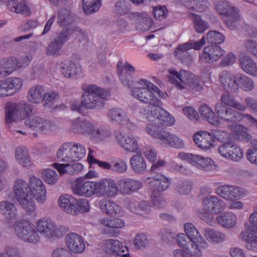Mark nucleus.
<instances>
[{"label":"nucleus","instance_id":"obj_31","mask_svg":"<svg viewBox=\"0 0 257 257\" xmlns=\"http://www.w3.org/2000/svg\"><path fill=\"white\" fill-rule=\"evenodd\" d=\"M144 180L146 184L156 185L155 188H156L158 192L166 191L168 189L170 184L169 179L162 174H158L153 178L148 177Z\"/></svg>","mask_w":257,"mask_h":257},{"label":"nucleus","instance_id":"obj_62","mask_svg":"<svg viewBox=\"0 0 257 257\" xmlns=\"http://www.w3.org/2000/svg\"><path fill=\"white\" fill-rule=\"evenodd\" d=\"M233 143L227 142L220 145L218 148V153L223 158L230 160V153L233 147Z\"/></svg>","mask_w":257,"mask_h":257},{"label":"nucleus","instance_id":"obj_1","mask_svg":"<svg viewBox=\"0 0 257 257\" xmlns=\"http://www.w3.org/2000/svg\"><path fill=\"white\" fill-rule=\"evenodd\" d=\"M14 192L19 204L29 212L34 211L36 208L33 198L40 204H44L47 199L45 185L41 179L34 175L30 176L28 183L20 179L16 180Z\"/></svg>","mask_w":257,"mask_h":257},{"label":"nucleus","instance_id":"obj_27","mask_svg":"<svg viewBox=\"0 0 257 257\" xmlns=\"http://www.w3.org/2000/svg\"><path fill=\"white\" fill-rule=\"evenodd\" d=\"M118 75L120 81L122 84L128 88H131L133 86L134 81L132 77L131 74L127 72H123V68L130 72H134L135 71V68L130 63L126 62L124 65L122 64L121 61H119L117 64Z\"/></svg>","mask_w":257,"mask_h":257},{"label":"nucleus","instance_id":"obj_38","mask_svg":"<svg viewBox=\"0 0 257 257\" xmlns=\"http://www.w3.org/2000/svg\"><path fill=\"white\" fill-rule=\"evenodd\" d=\"M99 206L102 212L107 214H120L121 208L110 200L103 198L99 202Z\"/></svg>","mask_w":257,"mask_h":257},{"label":"nucleus","instance_id":"obj_33","mask_svg":"<svg viewBox=\"0 0 257 257\" xmlns=\"http://www.w3.org/2000/svg\"><path fill=\"white\" fill-rule=\"evenodd\" d=\"M6 6L11 11L25 16H28L31 13L30 7L25 1L10 0L7 2Z\"/></svg>","mask_w":257,"mask_h":257},{"label":"nucleus","instance_id":"obj_35","mask_svg":"<svg viewBox=\"0 0 257 257\" xmlns=\"http://www.w3.org/2000/svg\"><path fill=\"white\" fill-rule=\"evenodd\" d=\"M81 67L72 62H67L62 64L60 71L66 78H74L81 73Z\"/></svg>","mask_w":257,"mask_h":257},{"label":"nucleus","instance_id":"obj_55","mask_svg":"<svg viewBox=\"0 0 257 257\" xmlns=\"http://www.w3.org/2000/svg\"><path fill=\"white\" fill-rule=\"evenodd\" d=\"M248 192L244 188L235 186H231L227 200L232 201L234 199H240L247 196Z\"/></svg>","mask_w":257,"mask_h":257},{"label":"nucleus","instance_id":"obj_2","mask_svg":"<svg viewBox=\"0 0 257 257\" xmlns=\"http://www.w3.org/2000/svg\"><path fill=\"white\" fill-rule=\"evenodd\" d=\"M185 234L189 239L186 248H177L173 250L174 257H201L203 251L207 247L208 243L199 233L193 224H184Z\"/></svg>","mask_w":257,"mask_h":257},{"label":"nucleus","instance_id":"obj_8","mask_svg":"<svg viewBox=\"0 0 257 257\" xmlns=\"http://www.w3.org/2000/svg\"><path fill=\"white\" fill-rule=\"evenodd\" d=\"M13 228L16 235L26 242L36 244L40 240L37 228L30 222L17 220L14 223Z\"/></svg>","mask_w":257,"mask_h":257},{"label":"nucleus","instance_id":"obj_16","mask_svg":"<svg viewBox=\"0 0 257 257\" xmlns=\"http://www.w3.org/2000/svg\"><path fill=\"white\" fill-rule=\"evenodd\" d=\"M69 32L63 31L58 33L48 44L46 49V54L50 56H59L64 44L68 40Z\"/></svg>","mask_w":257,"mask_h":257},{"label":"nucleus","instance_id":"obj_57","mask_svg":"<svg viewBox=\"0 0 257 257\" xmlns=\"http://www.w3.org/2000/svg\"><path fill=\"white\" fill-rule=\"evenodd\" d=\"M206 39L209 43L219 44L224 41L225 37L219 32L210 31L206 34Z\"/></svg>","mask_w":257,"mask_h":257},{"label":"nucleus","instance_id":"obj_40","mask_svg":"<svg viewBox=\"0 0 257 257\" xmlns=\"http://www.w3.org/2000/svg\"><path fill=\"white\" fill-rule=\"evenodd\" d=\"M220 101L225 106L232 107L240 111L246 110L244 104L238 102L235 97L228 93H224L220 96Z\"/></svg>","mask_w":257,"mask_h":257},{"label":"nucleus","instance_id":"obj_45","mask_svg":"<svg viewBox=\"0 0 257 257\" xmlns=\"http://www.w3.org/2000/svg\"><path fill=\"white\" fill-rule=\"evenodd\" d=\"M228 127L237 139L250 142L253 140L251 136L247 133L246 127L240 124L230 125Z\"/></svg>","mask_w":257,"mask_h":257},{"label":"nucleus","instance_id":"obj_6","mask_svg":"<svg viewBox=\"0 0 257 257\" xmlns=\"http://www.w3.org/2000/svg\"><path fill=\"white\" fill-rule=\"evenodd\" d=\"M168 72V81L178 90L184 89L187 86L197 91L202 88L201 80L198 76L185 70H181L178 72L173 68H169Z\"/></svg>","mask_w":257,"mask_h":257},{"label":"nucleus","instance_id":"obj_19","mask_svg":"<svg viewBox=\"0 0 257 257\" xmlns=\"http://www.w3.org/2000/svg\"><path fill=\"white\" fill-rule=\"evenodd\" d=\"M224 53L225 51L218 45H209L204 47L200 55V59L208 63H213L217 61Z\"/></svg>","mask_w":257,"mask_h":257},{"label":"nucleus","instance_id":"obj_50","mask_svg":"<svg viewBox=\"0 0 257 257\" xmlns=\"http://www.w3.org/2000/svg\"><path fill=\"white\" fill-rule=\"evenodd\" d=\"M18 66V60L14 57L5 59L1 66V75L7 76L10 74Z\"/></svg>","mask_w":257,"mask_h":257},{"label":"nucleus","instance_id":"obj_48","mask_svg":"<svg viewBox=\"0 0 257 257\" xmlns=\"http://www.w3.org/2000/svg\"><path fill=\"white\" fill-rule=\"evenodd\" d=\"M1 214L8 220L15 219L17 217V208L13 203L3 201L1 202Z\"/></svg>","mask_w":257,"mask_h":257},{"label":"nucleus","instance_id":"obj_36","mask_svg":"<svg viewBox=\"0 0 257 257\" xmlns=\"http://www.w3.org/2000/svg\"><path fill=\"white\" fill-rule=\"evenodd\" d=\"M216 219L222 227L231 229L236 225L237 217L231 212H225L218 215Z\"/></svg>","mask_w":257,"mask_h":257},{"label":"nucleus","instance_id":"obj_15","mask_svg":"<svg viewBox=\"0 0 257 257\" xmlns=\"http://www.w3.org/2000/svg\"><path fill=\"white\" fill-rule=\"evenodd\" d=\"M96 196L114 197L118 193V187L111 178H103L96 181Z\"/></svg>","mask_w":257,"mask_h":257},{"label":"nucleus","instance_id":"obj_30","mask_svg":"<svg viewBox=\"0 0 257 257\" xmlns=\"http://www.w3.org/2000/svg\"><path fill=\"white\" fill-rule=\"evenodd\" d=\"M130 211L138 215H143L148 212L150 206L146 201H138L133 198L127 199L125 204Z\"/></svg>","mask_w":257,"mask_h":257},{"label":"nucleus","instance_id":"obj_42","mask_svg":"<svg viewBox=\"0 0 257 257\" xmlns=\"http://www.w3.org/2000/svg\"><path fill=\"white\" fill-rule=\"evenodd\" d=\"M199 111L201 116L211 124L214 126L221 125V121L215 116V113L211 108L208 105H201L199 108Z\"/></svg>","mask_w":257,"mask_h":257},{"label":"nucleus","instance_id":"obj_44","mask_svg":"<svg viewBox=\"0 0 257 257\" xmlns=\"http://www.w3.org/2000/svg\"><path fill=\"white\" fill-rule=\"evenodd\" d=\"M203 234L209 242L213 243H218L224 241L226 239L225 234L210 228H205Z\"/></svg>","mask_w":257,"mask_h":257},{"label":"nucleus","instance_id":"obj_13","mask_svg":"<svg viewBox=\"0 0 257 257\" xmlns=\"http://www.w3.org/2000/svg\"><path fill=\"white\" fill-rule=\"evenodd\" d=\"M96 181L86 180L82 177L77 179L72 187L75 194L87 197L96 196Z\"/></svg>","mask_w":257,"mask_h":257},{"label":"nucleus","instance_id":"obj_52","mask_svg":"<svg viewBox=\"0 0 257 257\" xmlns=\"http://www.w3.org/2000/svg\"><path fill=\"white\" fill-rule=\"evenodd\" d=\"M41 176L44 181L51 185L56 184L59 180V176L56 171L51 169H45L41 171Z\"/></svg>","mask_w":257,"mask_h":257},{"label":"nucleus","instance_id":"obj_9","mask_svg":"<svg viewBox=\"0 0 257 257\" xmlns=\"http://www.w3.org/2000/svg\"><path fill=\"white\" fill-rule=\"evenodd\" d=\"M215 8L220 15H226L225 21L229 29H234L240 24V18L238 15V9L229 6L228 2H219L217 4Z\"/></svg>","mask_w":257,"mask_h":257},{"label":"nucleus","instance_id":"obj_11","mask_svg":"<svg viewBox=\"0 0 257 257\" xmlns=\"http://www.w3.org/2000/svg\"><path fill=\"white\" fill-rule=\"evenodd\" d=\"M143 109L139 110L141 116L149 121H163L167 125H172L174 124V118L166 110L161 108L160 105L151 107L150 113H143Z\"/></svg>","mask_w":257,"mask_h":257},{"label":"nucleus","instance_id":"obj_61","mask_svg":"<svg viewBox=\"0 0 257 257\" xmlns=\"http://www.w3.org/2000/svg\"><path fill=\"white\" fill-rule=\"evenodd\" d=\"M130 5L125 0H119L115 4V11L120 15H125L128 18V14L133 12H129Z\"/></svg>","mask_w":257,"mask_h":257},{"label":"nucleus","instance_id":"obj_20","mask_svg":"<svg viewBox=\"0 0 257 257\" xmlns=\"http://www.w3.org/2000/svg\"><path fill=\"white\" fill-rule=\"evenodd\" d=\"M65 242L69 251L75 253H82L85 249V244L83 237L76 233H68L65 237Z\"/></svg>","mask_w":257,"mask_h":257},{"label":"nucleus","instance_id":"obj_54","mask_svg":"<svg viewBox=\"0 0 257 257\" xmlns=\"http://www.w3.org/2000/svg\"><path fill=\"white\" fill-rule=\"evenodd\" d=\"M82 8L84 13L90 14L98 10L101 0H82Z\"/></svg>","mask_w":257,"mask_h":257},{"label":"nucleus","instance_id":"obj_22","mask_svg":"<svg viewBox=\"0 0 257 257\" xmlns=\"http://www.w3.org/2000/svg\"><path fill=\"white\" fill-rule=\"evenodd\" d=\"M193 140L196 146L203 150H209L215 146L213 135L206 131H200L193 136Z\"/></svg>","mask_w":257,"mask_h":257},{"label":"nucleus","instance_id":"obj_51","mask_svg":"<svg viewBox=\"0 0 257 257\" xmlns=\"http://www.w3.org/2000/svg\"><path fill=\"white\" fill-rule=\"evenodd\" d=\"M192 17L194 28L198 33H202L209 28L207 22L203 20L201 16L191 13L189 15Z\"/></svg>","mask_w":257,"mask_h":257},{"label":"nucleus","instance_id":"obj_17","mask_svg":"<svg viewBox=\"0 0 257 257\" xmlns=\"http://www.w3.org/2000/svg\"><path fill=\"white\" fill-rule=\"evenodd\" d=\"M128 19L132 21L138 29L149 30L153 24V20L145 12H134L128 14Z\"/></svg>","mask_w":257,"mask_h":257},{"label":"nucleus","instance_id":"obj_43","mask_svg":"<svg viewBox=\"0 0 257 257\" xmlns=\"http://www.w3.org/2000/svg\"><path fill=\"white\" fill-rule=\"evenodd\" d=\"M56 157L60 162L64 163H73L70 142L62 144L58 148Z\"/></svg>","mask_w":257,"mask_h":257},{"label":"nucleus","instance_id":"obj_39","mask_svg":"<svg viewBox=\"0 0 257 257\" xmlns=\"http://www.w3.org/2000/svg\"><path fill=\"white\" fill-rule=\"evenodd\" d=\"M191 46L187 42L179 45L175 49V57L183 63H188L191 61V57L188 52L191 49Z\"/></svg>","mask_w":257,"mask_h":257},{"label":"nucleus","instance_id":"obj_14","mask_svg":"<svg viewBox=\"0 0 257 257\" xmlns=\"http://www.w3.org/2000/svg\"><path fill=\"white\" fill-rule=\"evenodd\" d=\"M116 142L125 151L137 153L139 150L137 138L131 133H125L120 131L114 134Z\"/></svg>","mask_w":257,"mask_h":257},{"label":"nucleus","instance_id":"obj_56","mask_svg":"<svg viewBox=\"0 0 257 257\" xmlns=\"http://www.w3.org/2000/svg\"><path fill=\"white\" fill-rule=\"evenodd\" d=\"M149 240L148 236L144 233L136 234L133 240V243L137 249H142L146 248L149 245Z\"/></svg>","mask_w":257,"mask_h":257},{"label":"nucleus","instance_id":"obj_59","mask_svg":"<svg viewBox=\"0 0 257 257\" xmlns=\"http://www.w3.org/2000/svg\"><path fill=\"white\" fill-rule=\"evenodd\" d=\"M153 123H150L147 125L145 131L148 135L154 138L158 139L160 135L163 131L161 128L158 125V121H153Z\"/></svg>","mask_w":257,"mask_h":257},{"label":"nucleus","instance_id":"obj_47","mask_svg":"<svg viewBox=\"0 0 257 257\" xmlns=\"http://www.w3.org/2000/svg\"><path fill=\"white\" fill-rule=\"evenodd\" d=\"M214 162L210 158L196 155L193 165L203 171H209L213 168Z\"/></svg>","mask_w":257,"mask_h":257},{"label":"nucleus","instance_id":"obj_32","mask_svg":"<svg viewBox=\"0 0 257 257\" xmlns=\"http://www.w3.org/2000/svg\"><path fill=\"white\" fill-rule=\"evenodd\" d=\"M238 61L239 66L244 72L250 75L257 77V65L250 56H240Z\"/></svg>","mask_w":257,"mask_h":257},{"label":"nucleus","instance_id":"obj_3","mask_svg":"<svg viewBox=\"0 0 257 257\" xmlns=\"http://www.w3.org/2000/svg\"><path fill=\"white\" fill-rule=\"evenodd\" d=\"M137 84L138 86L130 88L131 94L135 98L152 105V107L161 105V101L154 95V92H157L159 96L163 98H165L166 93L147 79H140Z\"/></svg>","mask_w":257,"mask_h":257},{"label":"nucleus","instance_id":"obj_34","mask_svg":"<svg viewBox=\"0 0 257 257\" xmlns=\"http://www.w3.org/2000/svg\"><path fill=\"white\" fill-rule=\"evenodd\" d=\"M130 164L133 172L137 174H143L147 169L146 161L141 154L133 155Z\"/></svg>","mask_w":257,"mask_h":257},{"label":"nucleus","instance_id":"obj_28","mask_svg":"<svg viewBox=\"0 0 257 257\" xmlns=\"http://www.w3.org/2000/svg\"><path fill=\"white\" fill-rule=\"evenodd\" d=\"M102 249L111 256H115L120 253H124L127 250L126 246H123L118 240L109 239L104 240L101 246Z\"/></svg>","mask_w":257,"mask_h":257},{"label":"nucleus","instance_id":"obj_7","mask_svg":"<svg viewBox=\"0 0 257 257\" xmlns=\"http://www.w3.org/2000/svg\"><path fill=\"white\" fill-rule=\"evenodd\" d=\"M5 109V119L7 123L21 121L28 117L32 112V106L25 101L18 103L7 102Z\"/></svg>","mask_w":257,"mask_h":257},{"label":"nucleus","instance_id":"obj_21","mask_svg":"<svg viewBox=\"0 0 257 257\" xmlns=\"http://www.w3.org/2000/svg\"><path fill=\"white\" fill-rule=\"evenodd\" d=\"M118 190L124 195H130L141 189L143 186L141 181L131 178H123L117 182Z\"/></svg>","mask_w":257,"mask_h":257},{"label":"nucleus","instance_id":"obj_25","mask_svg":"<svg viewBox=\"0 0 257 257\" xmlns=\"http://www.w3.org/2000/svg\"><path fill=\"white\" fill-rule=\"evenodd\" d=\"M58 203L61 209L67 214L78 215L77 199L72 196L65 194L59 197Z\"/></svg>","mask_w":257,"mask_h":257},{"label":"nucleus","instance_id":"obj_10","mask_svg":"<svg viewBox=\"0 0 257 257\" xmlns=\"http://www.w3.org/2000/svg\"><path fill=\"white\" fill-rule=\"evenodd\" d=\"M26 126L44 134H50L57 129L56 125L52 121L37 115H33L25 121Z\"/></svg>","mask_w":257,"mask_h":257},{"label":"nucleus","instance_id":"obj_26","mask_svg":"<svg viewBox=\"0 0 257 257\" xmlns=\"http://www.w3.org/2000/svg\"><path fill=\"white\" fill-rule=\"evenodd\" d=\"M52 166L57 170L60 176L64 174H77L82 171L84 168L83 165L80 163H54L52 164Z\"/></svg>","mask_w":257,"mask_h":257},{"label":"nucleus","instance_id":"obj_46","mask_svg":"<svg viewBox=\"0 0 257 257\" xmlns=\"http://www.w3.org/2000/svg\"><path fill=\"white\" fill-rule=\"evenodd\" d=\"M182 4L188 9L197 12L205 11L208 5L207 0H181Z\"/></svg>","mask_w":257,"mask_h":257},{"label":"nucleus","instance_id":"obj_4","mask_svg":"<svg viewBox=\"0 0 257 257\" xmlns=\"http://www.w3.org/2000/svg\"><path fill=\"white\" fill-rule=\"evenodd\" d=\"M84 92L81 97L82 106L87 109L103 107L105 100L109 96L107 91L95 84H84L81 86Z\"/></svg>","mask_w":257,"mask_h":257},{"label":"nucleus","instance_id":"obj_49","mask_svg":"<svg viewBox=\"0 0 257 257\" xmlns=\"http://www.w3.org/2000/svg\"><path fill=\"white\" fill-rule=\"evenodd\" d=\"M70 145L73 162L78 161L84 157L86 149L83 145L74 142H70Z\"/></svg>","mask_w":257,"mask_h":257},{"label":"nucleus","instance_id":"obj_60","mask_svg":"<svg viewBox=\"0 0 257 257\" xmlns=\"http://www.w3.org/2000/svg\"><path fill=\"white\" fill-rule=\"evenodd\" d=\"M73 19L69 11L63 9L58 13L57 22L61 26H66L72 21Z\"/></svg>","mask_w":257,"mask_h":257},{"label":"nucleus","instance_id":"obj_12","mask_svg":"<svg viewBox=\"0 0 257 257\" xmlns=\"http://www.w3.org/2000/svg\"><path fill=\"white\" fill-rule=\"evenodd\" d=\"M36 227L38 233L45 238H58L60 235V227L50 219L42 218L38 220Z\"/></svg>","mask_w":257,"mask_h":257},{"label":"nucleus","instance_id":"obj_37","mask_svg":"<svg viewBox=\"0 0 257 257\" xmlns=\"http://www.w3.org/2000/svg\"><path fill=\"white\" fill-rule=\"evenodd\" d=\"M15 159L21 166L29 168L33 165L30 158V154L27 148L23 146L17 147L15 151Z\"/></svg>","mask_w":257,"mask_h":257},{"label":"nucleus","instance_id":"obj_18","mask_svg":"<svg viewBox=\"0 0 257 257\" xmlns=\"http://www.w3.org/2000/svg\"><path fill=\"white\" fill-rule=\"evenodd\" d=\"M23 84V80L18 77H9L1 81V95L14 94L21 89Z\"/></svg>","mask_w":257,"mask_h":257},{"label":"nucleus","instance_id":"obj_29","mask_svg":"<svg viewBox=\"0 0 257 257\" xmlns=\"http://www.w3.org/2000/svg\"><path fill=\"white\" fill-rule=\"evenodd\" d=\"M107 117L110 122L121 125H128L131 123L129 117L120 108L114 107L110 109L107 112Z\"/></svg>","mask_w":257,"mask_h":257},{"label":"nucleus","instance_id":"obj_23","mask_svg":"<svg viewBox=\"0 0 257 257\" xmlns=\"http://www.w3.org/2000/svg\"><path fill=\"white\" fill-rule=\"evenodd\" d=\"M218 119L229 122L236 121L239 111L225 106L221 102H217L214 107Z\"/></svg>","mask_w":257,"mask_h":257},{"label":"nucleus","instance_id":"obj_53","mask_svg":"<svg viewBox=\"0 0 257 257\" xmlns=\"http://www.w3.org/2000/svg\"><path fill=\"white\" fill-rule=\"evenodd\" d=\"M111 136V133L109 129L100 126L96 128L91 137L96 142H103L107 141Z\"/></svg>","mask_w":257,"mask_h":257},{"label":"nucleus","instance_id":"obj_41","mask_svg":"<svg viewBox=\"0 0 257 257\" xmlns=\"http://www.w3.org/2000/svg\"><path fill=\"white\" fill-rule=\"evenodd\" d=\"M44 87L41 85H34L28 92L27 98L33 103H39L44 100Z\"/></svg>","mask_w":257,"mask_h":257},{"label":"nucleus","instance_id":"obj_63","mask_svg":"<svg viewBox=\"0 0 257 257\" xmlns=\"http://www.w3.org/2000/svg\"><path fill=\"white\" fill-rule=\"evenodd\" d=\"M213 214L211 211H205L203 209L198 210L197 212V215L201 219L212 226L215 224V220Z\"/></svg>","mask_w":257,"mask_h":257},{"label":"nucleus","instance_id":"obj_5","mask_svg":"<svg viewBox=\"0 0 257 257\" xmlns=\"http://www.w3.org/2000/svg\"><path fill=\"white\" fill-rule=\"evenodd\" d=\"M219 79L224 88L231 92H237L239 88L244 91L248 92L254 87L253 80L241 73L234 74L224 71L220 73Z\"/></svg>","mask_w":257,"mask_h":257},{"label":"nucleus","instance_id":"obj_64","mask_svg":"<svg viewBox=\"0 0 257 257\" xmlns=\"http://www.w3.org/2000/svg\"><path fill=\"white\" fill-rule=\"evenodd\" d=\"M242 121L247 124L257 128V119L250 114L242 113L239 112L236 121Z\"/></svg>","mask_w":257,"mask_h":257},{"label":"nucleus","instance_id":"obj_58","mask_svg":"<svg viewBox=\"0 0 257 257\" xmlns=\"http://www.w3.org/2000/svg\"><path fill=\"white\" fill-rule=\"evenodd\" d=\"M250 144L251 148L247 150L246 158L251 163L257 165V140L253 139Z\"/></svg>","mask_w":257,"mask_h":257},{"label":"nucleus","instance_id":"obj_24","mask_svg":"<svg viewBox=\"0 0 257 257\" xmlns=\"http://www.w3.org/2000/svg\"><path fill=\"white\" fill-rule=\"evenodd\" d=\"M203 209L217 214L225 208L224 202L216 196L208 195L202 201Z\"/></svg>","mask_w":257,"mask_h":257}]
</instances>
